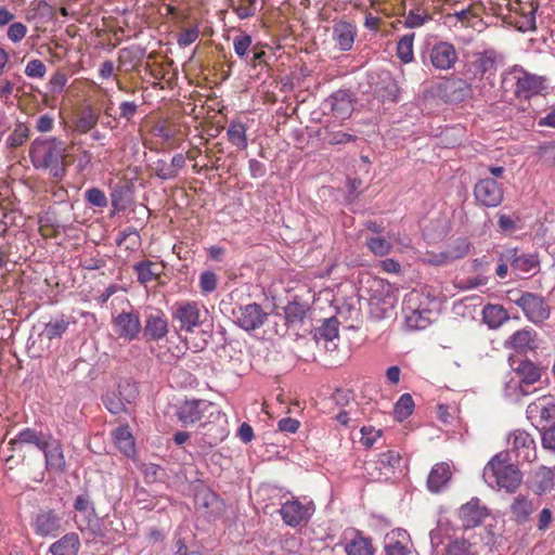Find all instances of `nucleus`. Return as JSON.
I'll use <instances>...</instances> for the list:
<instances>
[{"mask_svg": "<svg viewBox=\"0 0 555 555\" xmlns=\"http://www.w3.org/2000/svg\"><path fill=\"white\" fill-rule=\"evenodd\" d=\"M30 157L36 168L49 169L50 176L60 181L65 175V146L64 142L52 138L49 140H35L30 147Z\"/></svg>", "mask_w": 555, "mask_h": 555, "instance_id": "nucleus-1", "label": "nucleus"}, {"mask_svg": "<svg viewBox=\"0 0 555 555\" xmlns=\"http://www.w3.org/2000/svg\"><path fill=\"white\" fill-rule=\"evenodd\" d=\"M483 478L489 485L512 493L520 486L522 475L515 464L508 462V453H499L486 465Z\"/></svg>", "mask_w": 555, "mask_h": 555, "instance_id": "nucleus-2", "label": "nucleus"}, {"mask_svg": "<svg viewBox=\"0 0 555 555\" xmlns=\"http://www.w3.org/2000/svg\"><path fill=\"white\" fill-rule=\"evenodd\" d=\"M138 395L135 386L129 380L125 379L119 382L116 390L107 393L103 403L106 409L113 414H119L126 411V404L131 403Z\"/></svg>", "mask_w": 555, "mask_h": 555, "instance_id": "nucleus-3", "label": "nucleus"}, {"mask_svg": "<svg viewBox=\"0 0 555 555\" xmlns=\"http://www.w3.org/2000/svg\"><path fill=\"white\" fill-rule=\"evenodd\" d=\"M514 302L521 308L525 315L533 323H541L550 317V307L544 299L532 293H524Z\"/></svg>", "mask_w": 555, "mask_h": 555, "instance_id": "nucleus-4", "label": "nucleus"}, {"mask_svg": "<svg viewBox=\"0 0 555 555\" xmlns=\"http://www.w3.org/2000/svg\"><path fill=\"white\" fill-rule=\"evenodd\" d=\"M235 323L245 331H255L263 325L267 320L268 313L263 311L258 304H248L240 306L233 310Z\"/></svg>", "mask_w": 555, "mask_h": 555, "instance_id": "nucleus-5", "label": "nucleus"}, {"mask_svg": "<svg viewBox=\"0 0 555 555\" xmlns=\"http://www.w3.org/2000/svg\"><path fill=\"white\" fill-rule=\"evenodd\" d=\"M202 313L196 302H184L179 305L172 312V320L177 333L180 331L193 332L194 327L199 326L203 321Z\"/></svg>", "mask_w": 555, "mask_h": 555, "instance_id": "nucleus-6", "label": "nucleus"}, {"mask_svg": "<svg viewBox=\"0 0 555 555\" xmlns=\"http://www.w3.org/2000/svg\"><path fill=\"white\" fill-rule=\"evenodd\" d=\"M313 512L314 505L312 502L302 504L298 500L286 501L280 509L283 521L291 527H297L302 522H307Z\"/></svg>", "mask_w": 555, "mask_h": 555, "instance_id": "nucleus-7", "label": "nucleus"}, {"mask_svg": "<svg viewBox=\"0 0 555 555\" xmlns=\"http://www.w3.org/2000/svg\"><path fill=\"white\" fill-rule=\"evenodd\" d=\"M474 195L486 207H496L503 201V190L493 178L479 180L474 188Z\"/></svg>", "mask_w": 555, "mask_h": 555, "instance_id": "nucleus-8", "label": "nucleus"}, {"mask_svg": "<svg viewBox=\"0 0 555 555\" xmlns=\"http://www.w3.org/2000/svg\"><path fill=\"white\" fill-rule=\"evenodd\" d=\"M489 511L481 505L478 498H473L469 502L463 504L460 508L459 516L464 529L475 528L488 517Z\"/></svg>", "mask_w": 555, "mask_h": 555, "instance_id": "nucleus-9", "label": "nucleus"}, {"mask_svg": "<svg viewBox=\"0 0 555 555\" xmlns=\"http://www.w3.org/2000/svg\"><path fill=\"white\" fill-rule=\"evenodd\" d=\"M115 332L120 338L133 340L142 330L140 318L134 312H121L114 319Z\"/></svg>", "mask_w": 555, "mask_h": 555, "instance_id": "nucleus-10", "label": "nucleus"}, {"mask_svg": "<svg viewBox=\"0 0 555 555\" xmlns=\"http://www.w3.org/2000/svg\"><path fill=\"white\" fill-rule=\"evenodd\" d=\"M511 366L519 379V389L522 395H527L522 390L525 385H533L541 378V369L528 359L513 360Z\"/></svg>", "mask_w": 555, "mask_h": 555, "instance_id": "nucleus-11", "label": "nucleus"}, {"mask_svg": "<svg viewBox=\"0 0 555 555\" xmlns=\"http://www.w3.org/2000/svg\"><path fill=\"white\" fill-rule=\"evenodd\" d=\"M62 527V518L54 511H41L34 521L35 532L40 537L55 535Z\"/></svg>", "mask_w": 555, "mask_h": 555, "instance_id": "nucleus-12", "label": "nucleus"}, {"mask_svg": "<svg viewBox=\"0 0 555 555\" xmlns=\"http://www.w3.org/2000/svg\"><path fill=\"white\" fill-rule=\"evenodd\" d=\"M431 64L438 69H449L451 68L456 59V52L454 47L449 42H438L436 43L429 53Z\"/></svg>", "mask_w": 555, "mask_h": 555, "instance_id": "nucleus-13", "label": "nucleus"}, {"mask_svg": "<svg viewBox=\"0 0 555 555\" xmlns=\"http://www.w3.org/2000/svg\"><path fill=\"white\" fill-rule=\"evenodd\" d=\"M143 335L147 340H160L168 334V321L162 311L150 313L145 318Z\"/></svg>", "mask_w": 555, "mask_h": 555, "instance_id": "nucleus-14", "label": "nucleus"}, {"mask_svg": "<svg viewBox=\"0 0 555 555\" xmlns=\"http://www.w3.org/2000/svg\"><path fill=\"white\" fill-rule=\"evenodd\" d=\"M502 258H505L509 262L512 270L517 275L529 273L531 270L539 266V259L534 255L521 254L518 255L517 249H507L502 254Z\"/></svg>", "mask_w": 555, "mask_h": 555, "instance_id": "nucleus-15", "label": "nucleus"}, {"mask_svg": "<svg viewBox=\"0 0 555 555\" xmlns=\"http://www.w3.org/2000/svg\"><path fill=\"white\" fill-rule=\"evenodd\" d=\"M443 96L448 102L459 103L473 95V86L462 78L449 79L443 85Z\"/></svg>", "mask_w": 555, "mask_h": 555, "instance_id": "nucleus-16", "label": "nucleus"}, {"mask_svg": "<svg viewBox=\"0 0 555 555\" xmlns=\"http://www.w3.org/2000/svg\"><path fill=\"white\" fill-rule=\"evenodd\" d=\"M211 406V403H207L204 400H186L179 406L177 415L180 422L189 425L199 421L203 412Z\"/></svg>", "mask_w": 555, "mask_h": 555, "instance_id": "nucleus-17", "label": "nucleus"}, {"mask_svg": "<svg viewBox=\"0 0 555 555\" xmlns=\"http://www.w3.org/2000/svg\"><path fill=\"white\" fill-rule=\"evenodd\" d=\"M555 486V472L546 466H540L531 477L530 488L535 494L550 492Z\"/></svg>", "mask_w": 555, "mask_h": 555, "instance_id": "nucleus-18", "label": "nucleus"}, {"mask_svg": "<svg viewBox=\"0 0 555 555\" xmlns=\"http://www.w3.org/2000/svg\"><path fill=\"white\" fill-rule=\"evenodd\" d=\"M333 114L340 119L348 118L353 111V100L346 90L336 91L328 100Z\"/></svg>", "mask_w": 555, "mask_h": 555, "instance_id": "nucleus-19", "label": "nucleus"}, {"mask_svg": "<svg viewBox=\"0 0 555 555\" xmlns=\"http://www.w3.org/2000/svg\"><path fill=\"white\" fill-rule=\"evenodd\" d=\"M543 89V79L540 76L524 73L517 78L515 94L520 98L529 99L538 94Z\"/></svg>", "mask_w": 555, "mask_h": 555, "instance_id": "nucleus-20", "label": "nucleus"}, {"mask_svg": "<svg viewBox=\"0 0 555 555\" xmlns=\"http://www.w3.org/2000/svg\"><path fill=\"white\" fill-rule=\"evenodd\" d=\"M112 205L117 210H124L132 202L133 183L129 180L118 181L112 189Z\"/></svg>", "mask_w": 555, "mask_h": 555, "instance_id": "nucleus-21", "label": "nucleus"}, {"mask_svg": "<svg viewBox=\"0 0 555 555\" xmlns=\"http://www.w3.org/2000/svg\"><path fill=\"white\" fill-rule=\"evenodd\" d=\"M452 476L448 463H438L431 468L427 478V488L430 492L438 493L450 481Z\"/></svg>", "mask_w": 555, "mask_h": 555, "instance_id": "nucleus-22", "label": "nucleus"}, {"mask_svg": "<svg viewBox=\"0 0 555 555\" xmlns=\"http://www.w3.org/2000/svg\"><path fill=\"white\" fill-rule=\"evenodd\" d=\"M356 34V27L346 21H340L333 27V39L341 51L352 48Z\"/></svg>", "mask_w": 555, "mask_h": 555, "instance_id": "nucleus-23", "label": "nucleus"}, {"mask_svg": "<svg viewBox=\"0 0 555 555\" xmlns=\"http://www.w3.org/2000/svg\"><path fill=\"white\" fill-rule=\"evenodd\" d=\"M79 547L80 541L78 534L70 532L52 543L49 552L51 555H77Z\"/></svg>", "mask_w": 555, "mask_h": 555, "instance_id": "nucleus-24", "label": "nucleus"}, {"mask_svg": "<svg viewBox=\"0 0 555 555\" xmlns=\"http://www.w3.org/2000/svg\"><path fill=\"white\" fill-rule=\"evenodd\" d=\"M345 552L347 555H374L372 540L354 531V537L345 543Z\"/></svg>", "mask_w": 555, "mask_h": 555, "instance_id": "nucleus-25", "label": "nucleus"}, {"mask_svg": "<svg viewBox=\"0 0 555 555\" xmlns=\"http://www.w3.org/2000/svg\"><path fill=\"white\" fill-rule=\"evenodd\" d=\"M44 454L47 466L55 470H63L65 466V459L63 451L57 441H46L44 447L41 448Z\"/></svg>", "mask_w": 555, "mask_h": 555, "instance_id": "nucleus-26", "label": "nucleus"}, {"mask_svg": "<svg viewBox=\"0 0 555 555\" xmlns=\"http://www.w3.org/2000/svg\"><path fill=\"white\" fill-rule=\"evenodd\" d=\"M512 444L515 450L518 452V456L521 455V450L524 452L522 457L527 461H530L531 455L534 457V440L533 438L524 430H516L512 436Z\"/></svg>", "mask_w": 555, "mask_h": 555, "instance_id": "nucleus-27", "label": "nucleus"}, {"mask_svg": "<svg viewBox=\"0 0 555 555\" xmlns=\"http://www.w3.org/2000/svg\"><path fill=\"white\" fill-rule=\"evenodd\" d=\"M535 511V506L531 500L525 495H517L511 505L513 518L518 524H524L529 520L530 515Z\"/></svg>", "mask_w": 555, "mask_h": 555, "instance_id": "nucleus-28", "label": "nucleus"}, {"mask_svg": "<svg viewBox=\"0 0 555 555\" xmlns=\"http://www.w3.org/2000/svg\"><path fill=\"white\" fill-rule=\"evenodd\" d=\"M482 319L490 328H498L507 321L509 317L502 306L488 304L482 309Z\"/></svg>", "mask_w": 555, "mask_h": 555, "instance_id": "nucleus-29", "label": "nucleus"}, {"mask_svg": "<svg viewBox=\"0 0 555 555\" xmlns=\"http://www.w3.org/2000/svg\"><path fill=\"white\" fill-rule=\"evenodd\" d=\"M74 507L76 511L86 514V525L87 528L93 533H99V524L98 519L94 515V507L88 498L83 495H78L75 500Z\"/></svg>", "mask_w": 555, "mask_h": 555, "instance_id": "nucleus-30", "label": "nucleus"}, {"mask_svg": "<svg viewBox=\"0 0 555 555\" xmlns=\"http://www.w3.org/2000/svg\"><path fill=\"white\" fill-rule=\"evenodd\" d=\"M133 268L138 274V281L142 284L156 281L162 272V267L151 260L137 262Z\"/></svg>", "mask_w": 555, "mask_h": 555, "instance_id": "nucleus-31", "label": "nucleus"}, {"mask_svg": "<svg viewBox=\"0 0 555 555\" xmlns=\"http://www.w3.org/2000/svg\"><path fill=\"white\" fill-rule=\"evenodd\" d=\"M534 337L535 332L529 330H520L511 336V345L513 348L524 352L533 350L537 347Z\"/></svg>", "mask_w": 555, "mask_h": 555, "instance_id": "nucleus-32", "label": "nucleus"}, {"mask_svg": "<svg viewBox=\"0 0 555 555\" xmlns=\"http://www.w3.org/2000/svg\"><path fill=\"white\" fill-rule=\"evenodd\" d=\"M114 440L125 455L130 456L134 453V440L128 427H118L114 431Z\"/></svg>", "mask_w": 555, "mask_h": 555, "instance_id": "nucleus-33", "label": "nucleus"}, {"mask_svg": "<svg viewBox=\"0 0 555 555\" xmlns=\"http://www.w3.org/2000/svg\"><path fill=\"white\" fill-rule=\"evenodd\" d=\"M46 439H43L42 433H38L31 428H25L18 433L16 438L12 439L9 444L15 446L18 443H30L35 444L39 450L44 447Z\"/></svg>", "mask_w": 555, "mask_h": 555, "instance_id": "nucleus-34", "label": "nucleus"}, {"mask_svg": "<svg viewBox=\"0 0 555 555\" xmlns=\"http://www.w3.org/2000/svg\"><path fill=\"white\" fill-rule=\"evenodd\" d=\"M99 115L91 107L85 108L75 121V129L80 133H87L95 127Z\"/></svg>", "mask_w": 555, "mask_h": 555, "instance_id": "nucleus-35", "label": "nucleus"}, {"mask_svg": "<svg viewBox=\"0 0 555 555\" xmlns=\"http://www.w3.org/2000/svg\"><path fill=\"white\" fill-rule=\"evenodd\" d=\"M68 325V320L64 318L52 320L46 324L40 336L47 338L48 340L59 338L67 331Z\"/></svg>", "mask_w": 555, "mask_h": 555, "instance_id": "nucleus-36", "label": "nucleus"}, {"mask_svg": "<svg viewBox=\"0 0 555 555\" xmlns=\"http://www.w3.org/2000/svg\"><path fill=\"white\" fill-rule=\"evenodd\" d=\"M227 135L229 141L236 147L241 150H245L247 147L246 129L243 124L231 122L227 130Z\"/></svg>", "mask_w": 555, "mask_h": 555, "instance_id": "nucleus-37", "label": "nucleus"}, {"mask_svg": "<svg viewBox=\"0 0 555 555\" xmlns=\"http://www.w3.org/2000/svg\"><path fill=\"white\" fill-rule=\"evenodd\" d=\"M338 320L335 317L324 320L323 324L315 328L314 338L333 340L338 335Z\"/></svg>", "mask_w": 555, "mask_h": 555, "instance_id": "nucleus-38", "label": "nucleus"}, {"mask_svg": "<svg viewBox=\"0 0 555 555\" xmlns=\"http://www.w3.org/2000/svg\"><path fill=\"white\" fill-rule=\"evenodd\" d=\"M530 10L522 12L518 20L515 21V25L520 31H528L535 29V12L539 8L538 2L531 1L529 3Z\"/></svg>", "mask_w": 555, "mask_h": 555, "instance_id": "nucleus-39", "label": "nucleus"}, {"mask_svg": "<svg viewBox=\"0 0 555 555\" xmlns=\"http://www.w3.org/2000/svg\"><path fill=\"white\" fill-rule=\"evenodd\" d=\"M476 69L481 75H492L496 70V60L493 51H486L474 62Z\"/></svg>", "mask_w": 555, "mask_h": 555, "instance_id": "nucleus-40", "label": "nucleus"}, {"mask_svg": "<svg viewBox=\"0 0 555 555\" xmlns=\"http://www.w3.org/2000/svg\"><path fill=\"white\" fill-rule=\"evenodd\" d=\"M413 40L414 34H408L401 37L397 44L398 57L404 63H409L413 59Z\"/></svg>", "mask_w": 555, "mask_h": 555, "instance_id": "nucleus-41", "label": "nucleus"}, {"mask_svg": "<svg viewBox=\"0 0 555 555\" xmlns=\"http://www.w3.org/2000/svg\"><path fill=\"white\" fill-rule=\"evenodd\" d=\"M414 409V401L409 393H403L395 405V415L398 421L408 418Z\"/></svg>", "mask_w": 555, "mask_h": 555, "instance_id": "nucleus-42", "label": "nucleus"}, {"mask_svg": "<svg viewBox=\"0 0 555 555\" xmlns=\"http://www.w3.org/2000/svg\"><path fill=\"white\" fill-rule=\"evenodd\" d=\"M386 555H409L410 548L401 540L396 538V534L386 537L385 543Z\"/></svg>", "mask_w": 555, "mask_h": 555, "instance_id": "nucleus-43", "label": "nucleus"}, {"mask_svg": "<svg viewBox=\"0 0 555 555\" xmlns=\"http://www.w3.org/2000/svg\"><path fill=\"white\" fill-rule=\"evenodd\" d=\"M366 246L375 256L379 257L386 256L392 248L391 243L383 237L367 238Z\"/></svg>", "mask_w": 555, "mask_h": 555, "instance_id": "nucleus-44", "label": "nucleus"}, {"mask_svg": "<svg viewBox=\"0 0 555 555\" xmlns=\"http://www.w3.org/2000/svg\"><path fill=\"white\" fill-rule=\"evenodd\" d=\"M28 133H29L28 128L24 124L18 122L15 126V129L13 130V132L9 135V138L7 140V145L10 149H16V147L21 146L27 140Z\"/></svg>", "mask_w": 555, "mask_h": 555, "instance_id": "nucleus-45", "label": "nucleus"}, {"mask_svg": "<svg viewBox=\"0 0 555 555\" xmlns=\"http://www.w3.org/2000/svg\"><path fill=\"white\" fill-rule=\"evenodd\" d=\"M128 238H131V242H130V244L126 245L127 249L133 250L140 245V235L135 228L129 227V228L122 230L116 240V244L118 246H121L127 242Z\"/></svg>", "mask_w": 555, "mask_h": 555, "instance_id": "nucleus-46", "label": "nucleus"}, {"mask_svg": "<svg viewBox=\"0 0 555 555\" xmlns=\"http://www.w3.org/2000/svg\"><path fill=\"white\" fill-rule=\"evenodd\" d=\"M468 249L469 244L467 243L466 240H457L454 243V246H450L448 250L442 253V257H444L446 259L455 260L464 257L468 253Z\"/></svg>", "mask_w": 555, "mask_h": 555, "instance_id": "nucleus-47", "label": "nucleus"}, {"mask_svg": "<svg viewBox=\"0 0 555 555\" xmlns=\"http://www.w3.org/2000/svg\"><path fill=\"white\" fill-rule=\"evenodd\" d=\"M446 555H475L472 551V544L462 539V540H454L451 542L446 551Z\"/></svg>", "mask_w": 555, "mask_h": 555, "instance_id": "nucleus-48", "label": "nucleus"}, {"mask_svg": "<svg viewBox=\"0 0 555 555\" xmlns=\"http://www.w3.org/2000/svg\"><path fill=\"white\" fill-rule=\"evenodd\" d=\"M234 51L241 59L248 56V50L251 46V37L247 34H241L233 39Z\"/></svg>", "mask_w": 555, "mask_h": 555, "instance_id": "nucleus-49", "label": "nucleus"}, {"mask_svg": "<svg viewBox=\"0 0 555 555\" xmlns=\"http://www.w3.org/2000/svg\"><path fill=\"white\" fill-rule=\"evenodd\" d=\"M305 314V307L297 302H291L285 308V318L288 323H296L302 321Z\"/></svg>", "mask_w": 555, "mask_h": 555, "instance_id": "nucleus-50", "label": "nucleus"}, {"mask_svg": "<svg viewBox=\"0 0 555 555\" xmlns=\"http://www.w3.org/2000/svg\"><path fill=\"white\" fill-rule=\"evenodd\" d=\"M199 286L204 293L214 292L217 287V275L212 271H204L201 274Z\"/></svg>", "mask_w": 555, "mask_h": 555, "instance_id": "nucleus-51", "label": "nucleus"}, {"mask_svg": "<svg viewBox=\"0 0 555 555\" xmlns=\"http://www.w3.org/2000/svg\"><path fill=\"white\" fill-rule=\"evenodd\" d=\"M86 199L96 207L107 206V198L104 192L96 188H92L86 192Z\"/></svg>", "mask_w": 555, "mask_h": 555, "instance_id": "nucleus-52", "label": "nucleus"}, {"mask_svg": "<svg viewBox=\"0 0 555 555\" xmlns=\"http://www.w3.org/2000/svg\"><path fill=\"white\" fill-rule=\"evenodd\" d=\"M383 81L386 83L384 91L380 93L383 100H388L392 102L397 101L399 95V87L397 82L390 77H387Z\"/></svg>", "mask_w": 555, "mask_h": 555, "instance_id": "nucleus-53", "label": "nucleus"}, {"mask_svg": "<svg viewBox=\"0 0 555 555\" xmlns=\"http://www.w3.org/2000/svg\"><path fill=\"white\" fill-rule=\"evenodd\" d=\"M46 72V65L40 60L29 61L25 68V74L34 78H42Z\"/></svg>", "mask_w": 555, "mask_h": 555, "instance_id": "nucleus-54", "label": "nucleus"}, {"mask_svg": "<svg viewBox=\"0 0 555 555\" xmlns=\"http://www.w3.org/2000/svg\"><path fill=\"white\" fill-rule=\"evenodd\" d=\"M361 434H362L361 442L365 447L371 448L374 444V442L376 441V439L380 437L382 431L376 430L373 427L363 426L361 428Z\"/></svg>", "mask_w": 555, "mask_h": 555, "instance_id": "nucleus-55", "label": "nucleus"}, {"mask_svg": "<svg viewBox=\"0 0 555 555\" xmlns=\"http://www.w3.org/2000/svg\"><path fill=\"white\" fill-rule=\"evenodd\" d=\"M27 33V28L23 23H13L8 29V37L13 42L21 41Z\"/></svg>", "mask_w": 555, "mask_h": 555, "instance_id": "nucleus-56", "label": "nucleus"}, {"mask_svg": "<svg viewBox=\"0 0 555 555\" xmlns=\"http://www.w3.org/2000/svg\"><path fill=\"white\" fill-rule=\"evenodd\" d=\"M138 107L139 106L134 102H122L119 105V117L127 121H130L131 118L137 114Z\"/></svg>", "mask_w": 555, "mask_h": 555, "instance_id": "nucleus-57", "label": "nucleus"}, {"mask_svg": "<svg viewBox=\"0 0 555 555\" xmlns=\"http://www.w3.org/2000/svg\"><path fill=\"white\" fill-rule=\"evenodd\" d=\"M542 447L555 452V424L543 430Z\"/></svg>", "mask_w": 555, "mask_h": 555, "instance_id": "nucleus-58", "label": "nucleus"}, {"mask_svg": "<svg viewBox=\"0 0 555 555\" xmlns=\"http://www.w3.org/2000/svg\"><path fill=\"white\" fill-rule=\"evenodd\" d=\"M198 38V30L196 28L184 29L178 38L180 47H186L193 43Z\"/></svg>", "mask_w": 555, "mask_h": 555, "instance_id": "nucleus-59", "label": "nucleus"}, {"mask_svg": "<svg viewBox=\"0 0 555 555\" xmlns=\"http://www.w3.org/2000/svg\"><path fill=\"white\" fill-rule=\"evenodd\" d=\"M156 176L163 180L172 179L177 176V171L166 165L164 160H158L156 164Z\"/></svg>", "mask_w": 555, "mask_h": 555, "instance_id": "nucleus-60", "label": "nucleus"}, {"mask_svg": "<svg viewBox=\"0 0 555 555\" xmlns=\"http://www.w3.org/2000/svg\"><path fill=\"white\" fill-rule=\"evenodd\" d=\"M357 137L350 133H345L341 131L331 133L328 138V143L332 145L345 144L348 142L356 141Z\"/></svg>", "mask_w": 555, "mask_h": 555, "instance_id": "nucleus-61", "label": "nucleus"}, {"mask_svg": "<svg viewBox=\"0 0 555 555\" xmlns=\"http://www.w3.org/2000/svg\"><path fill=\"white\" fill-rule=\"evenodd\" d=\"M538 155L540 158L555 160V141L545 142L538 146Z\"/></svg>", "mask_w": 555, "mask_h": 555, "instance_id": "nucleus-62", "label": "nucleus"}, {"mask_svg": "<svg viewBox=\"0 0 555 555\" xmlns=\"http://www.w3.org/2000/svg\"><path fill=\"white\" fill-rule=\"evenodd\" d=\"M300 423L291 417H285L279 421L278 427L281 431L294 434L298 430Z\"/></svg>", "mask_w": 555, "mask_h": 555, "instance_id": "nucleus-63", "label": "nucleus"}, {"mask_svg": "<svg viewBox=\"0 0 555 555\" xmlns=\"http://www.w3.org/2000/svg\"><path fill=\"white\" fill-rule=\"evenodd\" d=\"M540 417L545 422H555V403H547L540 408Z\"/></svg>", "mask_w": 555, "mask_h": 555, "instance_id": "nucleus-64", "label": "nucleus"}]
</instances>
